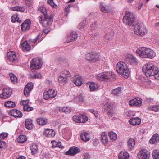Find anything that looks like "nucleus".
Returning <instances> with one entry per match:
<instances>
[{
	"instance_id": "nucleus-1",
	"label": "nucleus",
	"mask_w": 159,
	"mask_h": 159,
	"mask_svg": "<svg viewBox=\"0 0 159 159\" xmlns=\"http://www.w3.org/2000/svg\"><path fill=\"white\" fill-rule=\"evenodd\" d=\"M116 69L117 72L124 78L129 77L130 72L126 64L124 62H119L116 64Z\"/></svg>"
},
{
	"instance_id": "nucleus-2",
	"label": "nucleus",
	"mask_w": 159,
	"mask_h": 159,
	"mask_svg": "<svg viewBox=\"0 0 159 159\" xmlns=\"http://www.w3.org/2000/svg\"><path fill=\"white\" fill-rule=\"evenodd\" d=\"M156 69H157V67L150 63L145 64L142 67L143 72L147 77L152 76V75L154 74V71H156Z\"/></svg>"
},
{
	"instance_id": "nucleus-3",
	"label": "nucleus",
	"mask_w": 159,
	"mask_h": 159,
	"mask_svg": "<svg viewBox=\"0 0 159 159\" xmlns=\"http://www.w3.org/2000/svg\"><path fill=\"white\" fill-rule=\"evenodd\" d=\"M134 32L136 35L143 37L147 33L148 31L144 25L140 23H137L135 25Z\"/></svg>"
},
{
	"instance_id": "nucleus-4",
	"label": "nucleus",
	"mask_w": 159,
	"mask_h": 159,
	"mask_svg": "<svg viewBox=\"0 0 159 159\" xmlns=\"http://www.w3.org/2000/svg\"><path fill=\"white\" fill-rule=\"evenodd\" d=\"M71 76L70 73L66 70L61 71L58 78V80L60 84H64L66 83Z\"/></svg>"
},
{
	"instance_id": "nucleus-5",
	"label": "nucleus",
	"mask_w": 159,
	"mask_h": 159,
	"mask_svg": "<svg viewBox=\"0 0 159 159\" xmlns=\"http://www.w3.org/2000/svg\"><path fill=\"white\" fill-rule=\"evenodd\" d=\"M123 20V23L126 25L132 26L134 24V16L132 13L128 12L124 16Z\"/></svg>"
},
{
	"instance_id": "nucleus-6",
	"label": "nucleus",
	"mask_w": 159,
	"mask_h": 159,
	"mask_svg": "<svg viewBox=\"0 0 159 159\" xmlns=\"http://www.w3.org/2000/svg\"><path fill=\"white\" fill-rule=\"evenodd\" d=\"M39 18L40 23L43 26L45 27L51 25L53 21L52 17L48 15L43 16H39Z\"/></svg>"
},
{
	"instance_id": "nucleus-7",
	"label": "nucleus",
	"mask_w": 159,
	"mask_h": 159,
	"mask_svg": "<svg viewBox=\"0 0 159 159\" xmlns=\"http://www.w3.org/2000/svg\"><path fill=\"white\" fill-rule=\"evenodd\" d=\"M42 60L39 58L33 59L30 62V68L31 69H36L40 68L42 65Z\"/></svg>"
},
{
	"instance_id": "nucleus-8",
	"label": "nucleus",
	"mask_w": 159,
	"mask_h": 159,
	"mask_svg": "<svg viewBox=\"0 0 159 159\" xmlns=\"http://www.w3.org/2000/svg\"><path fill=\"white\" fill-rule=\"evenodd\" d=\"M115 75L112 72H103L101 73L100 80L107 81L108 80H113L115 78Z\"/></svg>"
},
{
	"instance_id": "nucleus-9",
	"label": "nucleus",
	"mask_w": 159,
	"mask_h": 159,
	"mask_svg": "<svg viewBox=\"0 0 159 159\" xmlns=\"http://www.w3.org/2000/svg\"><path fill=\"white\" fill-rule=\"evenodd\" d=\"M57 94V91L53 89H50L46 92H44L43 94V97L44 99L47 100L49 98H54Z\"/></svg>"
},
{
	"instance_id": "nucleus-10",
	"label": "nucleus",
	"mask_w": 159,
	"mask_h": 159,
	"mask_svg": "<svg viewBox=\"0 0 159 159\" xmlns=\"http://www.w3.org/2000/svg\"><path fill=\"white\" fill-rule=\"evenodd\" d=\"M99 56L98 53L93 52L86 55V59L92 62L96 61L98 60Z\"/></svg>"
},
{
	"instance_id": "nucleus-11",
	"label": "nucleus",
	"mask_w": 159,
	"mask_h": 159,
	"mask_svg": "<svg viewBox=\"0 0 159 159\" xmlns=\"http://www.w3.org/2000/svg\"><path fill=\"white\" fill-rule=\"evenodd\" d=\"M104 107L107 112V115L110 117H112L115 113L114 109V105L110 103H107L104 105Z\"/></svg>"
},
{
	"instance_id": "nucleus-12",
	"label": "nucleus",
	"mask_w": 159,
	"mask_h": 159,
	"mask_svg": "<svg viewBox=\"0 0 159 159\" xmlns=\"http://www.w3.org/2000/svg\"><path fill=\"white\" fill-rule=\"evenodd\" d=\"M12 90L9 87L4 88L2 94L0 95V97L2 98L6 99L9 98L12 94Z\"/></svg>"
},
{
	"instance_id": "nucleus-13",
	"label": "nucleus",
	"mask_w": 159,
	"mask_h": 159,
	"mask_svg": "<svg viewBox=\"0 0 159 159\" xmlns=\"http://www.w3.org/2000/svg\"><path fill=\"white\" fill-rule=\"evenodd\" d=\"M139 159H149V152L146 149H142L138 154Z\"/></svg>"
},
{
	"instance_id": "nucleus-14",
	"label": "nucleus",
	"mask_w": 159,
	"mask_h": 159,
	"mask_svg": "<svg viewBox=\"0 0 159 159\" xmlns=\"http://www.w3.org/2000/svg\"><path fill=\"white\" fill-rule=\"evenodd\" d=\"M53 156L52 152L47 150H42L40 153V157L42 159H49L52 157Z\"/></svg>"
},
{
	"instance_id": "nucleus-15",
	"label": "nucleus",
	"mask_w": 159,
	"mask_h": 159,
	"mask_svg": "<svg viewBox=\"0 0 159 159\" xmlns=\"http://www.w3.org/2000/svg\"><path fill=\"white\" fill-rule=\"evenodd\" d=\"M125 61L131 64H136L138 61L137 59L133 54H128L125 56Z\"/></svg>"
},
{
	"instance_id": "nucleus-16",
	"label": "nucleus",
	"mask_w": 159,
	"mask_h": 159,
	"mask_svg": "<svg viewBox=\"0 0 159 159\" xmlns=\"http://www.w3.org/2000/svg\"><path fill=\"white\" fill-rule=\"evenodd\" d=\"M145 58L152 59L156 56L155 52L149 48H145Z\"/></svg>"
},
{
	"instance_id": "nucleus-17",
	"label": "nucleus",
	"mask_w": 159,
	"mask_h": 159,
	"mask_svg": "<svg viewBox=\"0 0 159 159\" xmlns=\"http://www.w3.org/2000/svg\"><path fill=\"white\" fill-rule=\"evenodd\" d=\"M7 58L9 61L11 62H17L18 59L15 52L13 51L8 52L7 54Z\"/></svg>"
},
{
	"instance_id": "nucleus-18",
	"label": "nucleus",
	"mask_w": 159,
	"mask_h": 159,
	"mask_svg": "<svg viewBox=\"0 0 159 159\" xmlns=\"http://www.w3.org/2000/svg\"><path fill=\"white\" fill-rule=\"evenodd\" d=\"M9 113L15 118H20L22 117L23 114L20 111L16 109L11 110L9 112Z\"/></svg>"
},
{
	"instance_id": "nucleus-19",
	"label": "nucleus",
	"mask_w": 159,
	"mask_h": 159,
	"mask_svg": "<svg viewBox=\"0 0 159 159\" xmlns=\"http://www.w3.org/2000/svg\"><path fill=\"white\" fill-rule=\"evenodd\" d=\"M142 103V101L140 98H137L131 100L129 102V104L131 106H140Z\"/></svg>"
},
{
	"instance_id": "nucleus-20",
	"label": "nucleus",
	"mask_w": 159,
	"mask_h": 159,
	"mask_svg": "<svg viewBox=\"0 0 159 159\" xmlns=\"http://www.w3.org/2000/svg\"><path fill=\"white\" fill-rule=\"evenodd\" d=\"M33 84L30 82L27 84L25 86L24 90V94L26 97L29 96L30 92L33 88Z\"/></svg>"
},
{
	"instance_id": "nucleus-21",
	"label": "nucleus",
	"mask_w": 159,
	"mask_h": 159,
	"mask_svg": "<svg viewBox=\"0 0 159 159\" xmlns=\"http://www.w3.org/2000/svg\"><path fill=\"white\" fill-rule=\"evenodd\" d=\"M80 151V150L76 147H71L69 150L66 152V155H74Z\"/></svg>"
},
{
	"instance_id": "nucleus-22",
	"label": "nucleus",
	"mask_w": 159,
	"mask_h": 159,
	"mask_svg": "<svg viewBox=\"0 0 159 159\" xmlns=\"http://www.w3.org/2000/svg\"><path fill=\"white\" fill-rule=\"evenodd\" d=\"M30 21L27 19L25 20L21 24V29L22 30H26L30 29Z\"/></svg>"
},
{
	"instance_id": "nucleus-23",
	"label": "nucleus",
	"mask_w": 159,
	"mask_h": 159,
	"mask_svg": "<svg viewBox=\"0 0 159 159\" xmlns=\"http://www.w3.org/2000/svg\"><path fill=\"white\" fill-rule=\"evenodd\" d=\"M114 35L113 30L111 29H109L106 32L104 38L106 40L111 41Z\"/></svg>"
},
{
	"instance_id": "nucleus-24",
	"label": "nucleus",
	"mask_w": 159,
	"mask_h": 159,
	"mask_svg": "<svg viewBox=\"0 0 159 159\" xmlns=\"http://www.w3.org/2000/svg\"><path fill=\"white\" fill-rule=\"evenodd\" d=\"M82 78L81 77L78 75H76L73 77V81L77 86H80L82 84Z\"/></svg>"
},
{
	"instance_id": "nucleus-25",
	"label": "nucleus",
	"mask_w": 159,
	"mask_h": 159,
	"mask_svg": "<svg viewBox=\"0 0 159 159\" xmlns=\"http://www.w3.org/2000/svg\"><path fill=\"white\" fill-rule=\"evenodd\" d=\"M78 35L75 32H72L70 34L67 36V42L73 41L76 40Z\"/></svg>"
},
{
	"instance_id": "nucleus-26",
	"label": "nucleus",
	"mask_w": 159,
	"mask_h": 159,
	"mask_svg": "<svg viewBox=\"0 0 159 159\" xmlns=\"http://www.w3.org/2000/svg\"><path fill=\"white\" fill-rule=\"evenodd\" d=\"M44 135L48 137L51 138L54 137L55 135V132L52 129H45L44 132Z\"/></svg>"
},
{
	"instance_id": "nucleus-27",
	"label": "nucleus",
	"mask_w": 159,
	"mask_h": 159,
	"mask_svg": "<svg viewBox=\"0 0 159 159\" xmlns=\"http://www.w3.org/2000/svg\"><path fill=\"white\" fill-rule=\"evenodd\" d=\"M87 86L91 91H95L98 88V85L95 82H89L87 83Z\"/></svg>"
},
{
	"instance_id": "nucleus-28",
	"label": "nucleus",
	"mask_w": 159,
	"mask_h": 159,
	"mask_svg": "<svg viewBox=\"0 0 159 159\" xmlns=\"http://www.w3.org/2000/svg\"><path fill=\"white\" fill-rule=\"evenodd\" d=\"M80 137L81 139L84 142H87L90 139L89 134L86 132H83L80 134Z\"/></svg>"
},
{
	"instance_id": "nucleus-29",
	"label": "nucleus",
	"mask_w": 159,
	"mask_h": 159,
	"mask_svg": "<svg viewBox=\"0 0 159 159\" xmlns=\"http://www.w3.org/2000/svg\"><path fill=\"white\" fill-rule=\"evenodd\" d=\"M145 48L142 47L138 48L136 50V53L140 57L145 58Z\"/></svg>"
},
{
	"instance_id": "nucleus-30",
	"label": "nucleus",
	"mask_w": 159,
	"mask_h": 159,
	"mask_svg": "<svg viewBox=\"0 0 159 159\" xmlns=\"http://www.w3.org/2000/svg\"><path fill=\"white\" fill-rule=\"evenodd\" d=\"M130 124L133 125H139L141 122V119L138 117H136L130 119L129 120Z\"/></svg>"
},
{
	"instance_id": "nucleus-31",
	"label": "nucleus",
	"mask_w": 159,
	"mask_h": 159,
	"mask_svg": "<svg viewBox=\"0 0 159 159\" xmlns=\"http://www.w3.org/2000/svg\"><path fill=\"white\" fill-rule=\"evenodd\" d=\"M135 141L134 139L130 138L127 142V146L128 149L132 150L133 149L135 145Z\"/></svg>"
},
{
	"instance_id": "nucleus-32",
	"label": "nucleus",
	"mask_w": 159,
	"mask_h": 159,
	"mask_svg": "<svg viewBox=\"0 0 159 159\" xmlns=\"http://www.w3.org/2000/svg\"><path fill=\"white\" fill-rule=\"evenodd\" d=\"M25 127L28 129L30 130L32 129L33 126L32 120L30 119H26L25 122Z\"/></svg>"
},
{
	"instance_id": "nucleus-33",
	"label": "nucleus",
	"mask_w": 159,
	"mask_h": 159,
	"mask_svg": "<svg viewBox=\"0 0 159 159\" xmlns=\"http://www.w3.org/2000/svg\"><path fill=\"white\" fill-rule=\"evenodd\" d=\"M129 154L125 151H121L119 155V159H129Z\"/></svg>"
},
{
	"instance_id": "nucleus-34",
	"label": "nucleus",
	"mask_w": 159,
	"mask_h": 159,
	"mask_svg": "<svg viewBox=\"0 0 159 159\" xmlns=\"http://www.w3.org/2000/svg\"><path fill=\"white\" fill-rule=\"evenodd\" d=\"M159 140V135L158 134H154L150 140V142L151 144H156Z\"/></svg>"
},
{
	"instance_id": "nucleus-35",
	"label": "nucleus",
	"mask_w": 159,
	"mask_h": 159,
	"mask_svg": "<svg viewBox=\"0 0 159 159\" xmlns=\"http://www.w3.org/2000/svg\"><path fill=\"white\" fill-rule=\"evenodd\" d=\"M101 141L104 144H107L108 142V139L107 134L105 132H103L101 135Z\"/></svg>"
},
{
	"instance_id": "nucleus-36",
	"label": "nucleus",
	"mask_w": 159,
	"mask_h": 159,
	"mask_svg": "<svg viewBox=\"0 0 159 159\" xmlns=\"http://www.w3.org/2000/svg\"><path fill=\"white\" fill-rule=\"evenodd\" d=\"M100 8H101V10L103 12L109 13L112 11V8L111 7L108 6H104L100 5Z\"/></svg>"
},
{
	"instance_id": "nucleus-37",
	"label": "nucleus",
	"mask_w": 159,
	"mask_h": 159,
	"mask_svg": "<svg viewBox=\"0 0 159 159\" xmlns=\"http://www.w3.org/2000/svg\"><path fill=\"white\" fill-rule=\"evenodd\" d=\"M37 122L39 125H45L47 123V120L45 118L40 117L37 119Z\"/></svg>"
},
{
	"instance_id": "nucleus-38",
	"label": "nucleus",
	"mask_w": 159,
	"mask_h": 159,
	"mask_svg": "<svg viewBox=\"0 0 159 159\" xmlns=\"http://www.w3.org/2000/svg\"><path fill=\"white\" fill-rule=\"evenodd\" d=\"M4 106L8 108H13L15 107L16 104L12 101H8L5 102Z\"/></svg>"
},
{
	"instance_id": "nucleus-39",
	"label": "nucleus",
	"mask_w": 159,
	"mask_h": 159,
	"mask_svg": "<svg viewBox=\"0 0 159 159\" xmlns=\"http://www.w3.org/2000/svg\"><path fill=\"white\" fill-rule=\"evenodd\" d=\"M30 150L32 154L34 155L38 152V147L35 143H33L30 147Z\"/></svg>"
},
{
	"instance_id": "nucleus-40",
	"label": "nucleus",
	"mask_w": 159,
	"mask_h": 159,
	"mask_svg": "<svg viewBox=\"0 0 159 159\" xmlns=\"http://www.w3.org/2000/svg\"><path fill=\"white\" fill-rule=\"evenodd\" d=\"M23 49L24 51H29L30 49V46L27 41L24 42L22 44Z\"/></svg>"
},
{
	"instance_id": "nucleus-41",
	"label": "nucleus",
	"mask_w": 159,
	"mask_h": 159,
	"mask_svg": "<svg viewBox=\"0 0 159 159\" xmlns=\"http://www.w3.org/2000/svg\"><path fill=\"white\" fill-rule=\"evenodd\" d=\"M122 89L121 87H117L112 91V93L115 95H118L121 93Z\"/></svg>"
},
{
	"instance_id": "nucleus-42",
	"label": "nucleus",
	"mask_w": 159,
	"mask_h": 159,
	"mask_svg": "<svg viewBox=\"0 0 159 159\" xmlns=\"http://www.w3.org/2000/svg\"><path fill=\"white\" fill-rule=\"evenodd\" d=\"M109 136L110 140L111 141H115L117 138L116 134L112 131H111L109 133Z\"/></svg>"
},
{
	"instance_id": "nucleus-43",
	"label": "nucleus",
	"mask_w": 159,
	"mask_h": 159,
	"mask_svg": "<svg viewBox=\"0 0 159 159\" xmlns=\"http://www.w3.org/2000/svg\"><path fill=\"white\" fill-rule=\"evenodd\" d=\"M11 21L13 23H15L16 22H21V20H19L18 15L17 14L13 15L11 17Z\"/></svg>"
},
{
	"instance_id": "nucleus-44",
	"label": "nucleus",
	"mask_w": 159,
	"mask_h": 159,
	"mask_svg": "<svg viewBox=\"0 0 159 159\" xmlns=\"http://www.w3.org/2000/svg\"><path fill=\"white\" fill-rule=\"evenodd\" d=\"M26 136L24 135H21L19 136L17 139V141L18 143H22L25 142L26 140Z\"/></svg>"
},
{
	"instance_id": "nucleus-45",
	"label": "nucleus",
	"mask_w": 159,
	"mask_h": 159,
	"mask_svg": "<svg viewBox=\"0 0 159 159\" xmlns=\"http://www.w3.org/2000/svg\"><path fill=\"white\" fill-rule=\"evenodd\" d=\"M152 155L153 159H159V151L158 150H154Z\"/></svg>"
},
{
	"instance_id": "nucleus-46",
	"label": "nucleus",
	"mask_w": 159,
	"mask_h": 159,
	"mask_svg": "<svg viewBox=\"0 0 159 159\" xmlns=\"http://www.w3.org/2000/svg\"><path fill=\"white\" fill-rule=\"evenodd\" d=\"M80 122L85 123L88 120V118L87 117L84 115H80Z\"/></svg>"
},
{
	"instance_id": "nucleus-47",
	"label": "nucleus",
	"mask_w": 159,
	"mask_h": 159,
	"mask_svg": "<svg viewBox=\"0 0 159 159\" xmlns=\"http://www.w3.org/2000/svg\"><path fill=\"white\" fill-rule=\"evenodd\" d=\"M9 77L10 78L11 81L13 83L17 82V79L15 75L12 73H11L9 74Z\"/></svg>"
},
{
	"instance_id": "nucleus-48",
	"label": "nucleus",
	"mask_w": 159,
	"mask_h": 159,
	"mask_svg": "<svg viewBox=\"0 0 159 159\" xmlns=\"http://www.w3.org/2000/svg\"><path fill=\"white\" fill-rule=\"evenodd\" d=\"M61 110L66 113H68L71 111V108L70 107H64Z\"/></svg>"
},
{
	"instance_id": "nucleus-49",
	"label": "nucleus",
	"mask_w": 159,
	"mask_h": 159,
	"mask_svg": "<svg viewBox=\"0 0 159 159\" xmlns=\"http://www.w3.org/2000/svg\"><path fill=\"white\" fill-rule=\"evenodd\" d=\"M53 0H48L47 3L48 4L50 5L52 7L56 8L57 6L55 4L53 1Z\"/></svg>"
},
{
	"instance_id": "nucleus-50",
	"label": "nucleus",
	"mask_w": 159,
	"mask_h": 159,
	"mask_svg": "<svg viewBox=\"0 0 159 159\" xmlns=\"http://www.w3.org/2000/svg\"><path fill=\"white\" fill-rule=\"evenodd\" d=\"M100 64L102 66V67L104 68L107 65L106 61L105 58H102L100 60Z\"/></svg>"
},
{
	"instance_id": "nucleus-51",
	"label": "nucleus",
	"mask_w": 159,
	"mask_h": 159,
	"mask_svg": "<svg viewBox=\"0 0 159 159\" xmlns=\"http://www.w3.org/2000/svg\"><path fill=\"white\" fill-rule=\"evenodd\" d=\"M39 11L43 13L44 16L45 15H47V12L46 8L43 7H41L39 8Z\"/></svg>"
},
{
	"instance_id": "nucleus-52",
	"label": "nucleus",
	"mask_w": 159,
	"mask_h": 159,
	"mask_svg": "<svg viewBox=\"0 0 159 159\" xmlns=\"http://www.w3.org/2000/svg\"><path fill=\"white\" fill-rule=\"evenodd\" d=\"M154 74L152 75V76H153L155 79L159 80V70L157 67L156 71H154Z\"/></svg>"
},
{
	"instance_id": "nucleus-53",
	"label": "nucleus",
	"mask_w": 159,
	"mask_h": 159,
	"mask_svg": "<svg viewBox=\"0 0 159 159\" xmlns=\"http://www.w3.org/2000/svg\"><path fill=\"white\" fill-rule=\"evenodd\" d=\"M23 108L25 111H30L33 109L32 107H30L28 105L24 106Z\"/></svg>"
},
{
	"instance_id": "nucleus-54",
	"label": "nucleus",
	"mask_w": 159,
	"mask_h": 159,
	"mask_svg": "<svg viewBox=\"0 0 159 159\" xmlns=\"http://www.w3.org/2000/svg\"><path fill=\"white\" fill-rule=\"evenodd\" d=\"M148 110H152L154 111H158V108L157 106H149L147 108Z\"/></svg>"
},
{
	"instance_id": "nucleus-55",
	"label": "nucleus",
	"mask_w": 159,
	"mask_h": 159,
	"mask_svg": "<svg viewBox=\"0 0 159 159\" xmlns=\"http://www.w3.org/2000/svg\"><path fill=\"white\" fill-rule=\"evenodd\" d=\"M80 115H75L73 117V120L76 122L80 123Z\"/></svg>"
},
{
	"instance_id": "nucleus-56",
	"label": "nucleus",
	"mask_w": 159,
	"mask_h": 159,
	"mask_svg": "<svg viewBox=\"0 0 159 159\" xmlns=\"http://www.w3.org/2000/svg\"><path fill=\"white\" fill-rule=\"evenodd\" d=\"M151 82L148 80H146L145 81H144L143 84L144 86L146 87H148L151 84Z\"/></svg>"
},
{
	"instance_id": "nucleus-57",
	"label": "nucleus",
	"mask_w": 159,
	"mask_h": 159,
	"mask_svg": "<svg viewBox=\"0 0 159 159\" xmlns=\"http://www.w3.org/2000/svg\"><path fill=\"white\" fill-rule=\"evenodd\" d=\"M8 135V134L6 133H2L0 134V139H3L7 137Z\"/></svg>"
},
{
	"instance_id": "nucleus-58",
	"label": "nucleus",
	"mask_w": 159,
	"mask_h": 159,
	"mask_svg": "<svg viewBox=\"0 0 159 159\" xmlns=\"http://www.w3.org/2000/svg\"><path fill=\"white\" fill-rule=\"evenodd\" d=\"M99 143V141L98 139L95 138L93 139V144L94 146H97Z\"/></svg>"
},
{
	"instance_id": "nucleus-59",
	"label": "nucleus",
	"mask_w": 159,
	"mask_h": 159,
	"mask_svg": "<svg viewBox=\"0 0 159 159\" xmlns=\"http://www.w3.org/2000/svg\"><path fill=\"white\" fill-rule=\"evenodd\" d=\"M33 2L31 0H26L25 2V4L26 5L30 7L32 4Z\"/></svg>"
},
{
	"instance_id": "nucleus-60",
	"label": "nucleus",
	"mask_w": 159,
	"mask_h": 159,
	"mask_svg": "<svg viewBox=\"0 0 159 159\" xmlns=\"http://www.w3.org/2000/svg\"><path fill=\"white\" fill-rule=\"evenodd\" d=\"M85 26V23L84 22H82L80 23L78 26V28L80 30H81L82 29L84 28V27Z\"/></svg>"
},
{
	"instance_id": "nucleus-61",
	"label": "nucleus",
	"mask_w": 159,
	"mask_h": 159,
	"mask_svg": "<svg viewBox=\"0 0 159 159\" xmlns=\"http://www.w3.org/2000/svg\"><path fill=\"white\" fill-rule=\"evenodd\" d=\"M29 103V100H23L20 102V104L25 106L26 105H28Z\"/></svg>"
},
{
	"instance_id": "nucleus-62",
	"label": "nucleus",
	"mask_w": 159,
	"mask_h": 159,
	"mask_svg": "<svg viewBox=\"0 0 159 159\" xmlns=\"http://www.w3.org/2000/svg\"><path fill=\"white\" fill-rule=\"evenodd\" d=\"M146 101L148 103H152L154 101V99L152 98H148L146 99Z\"/></svg>"
},
{
	"instance_id": "nucleus-63",
	"label": "nucleus",
	"mask_w": 159,
	"mask_h": 159,
	"mask_svg": "<svg viewBox=\"0 0 159 159\" xmlns=\"http://www.w3.org/2000/svg\"><path fill=\"white\" fill-rule=\"evenodd\" d=\"M51 143L52 144V148H55L57 147V142L55 141H52L51 142Z\"/></svg>"
},
{
	"instance_id": "nucleus-64",
	"label": "nucleus",
	"mask_w": 159,
	"mask_h": 159,
	"mask_svg": "<svg viewBox=\"0 0 159 159\" xmlns=\"http://www.w3.org/2000/svg\"><path fill=\"white\" fill-rule=\"evenodd\" d=\"M41 78V75L40 73H37L35 74L34 75V78Z\"/></svg>"
}]
</instances>
